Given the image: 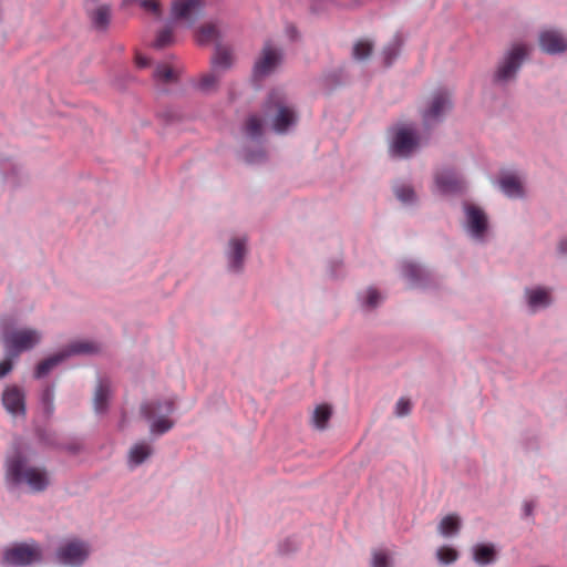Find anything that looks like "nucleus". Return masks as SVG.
Wrapping results in <instances>:
<instances>
[{"label": "nucleus", "mask_w": 567, "mask_h": 567, "mask_svg": "<svg viewBox=\"0 0 567 567\" xmlns=\"http://www.w3.org/2000/svg\"><path fill=\"white\" fill-rule=\"evenodd\" d=\"M3 468L4 484L10 492L25 489L38 494L51 485L50 472L44 466L32 464L20 452L7 456Z\"/></svg>", "instance_id": "f257e3e1"}, {"label": "nucleus", "mask_w": 567, "mask_h": 567, "mask_svg": "<svg viewBox=\"0 0 567 567\" xmlns=\"http://www.w3.org/2000/svg\"><path fill=\"white\" fill-rule=\"evenodd\" d=\"M175 411L174 399L151 400L142 404L141 413L150 424V432L154 435H163L175 425L169 415Z\"/></svg>", "instance_id": "f03ea898"}, {"label": "nucleus", "mask_w": 567, "mask_h": 567, "mask_svg": "<svg viewBox=\"0 0 567 567\" xmlns=\"http://www.w3.org/2000/svg\"><path fill=\"white\" fill-rule=\"evenodd\" d=\"M93 551L92 544L79 537H68L55 549V559L66 567H82Z\"/></svg>", "instance_id": "7ed1b4c3"}, {"label": "nucleus", "mask_w": 567, "mask_h": 567, "mask_svg": "<svg viewBox=\"0 0 567 567\" xmlns=\"http://www.w3.org/2000/svg\"><path fill=\"white\" fill-rule=\"evenodd\" d=\"M265 116L275 114L272 126L277 133H285L296 122L293 109L286 105L285 96L280 91H272L264 106Z\"/></svg>", "instance_id": "20e7f679"}, {"label": "nucleus", "mask_w": 567, "mask_h": 567, "mask_svg": "<svg viewBox=\"0 0 567 567\" xmlns=\"http://www.w3.org/2000/svg\"><path fill=\"white\" fill-rule=\"evenodd\" d=\"M42 550L35 543H21L7 548L2 555V564L7 566H25L40 560Z\"/></svg>", "instance_id": "39448f33"}, {"label": "nucleus", "mask_w": 567, "mask_h": 567, "mask_svg": "<svg viewBox=\"0 0 567 567\" xmlns=\"http://www.w3.org/2000/svg\"><path fill=\"white\" fill-rule=\"evenodd\" d=\"M527 54L528 48L525 44H515L499 63L494 80L502 83L512 80Z\"/></svg>", "instance_id": "423d86ee"}, {"label": "nucleus", "mask_w": 567, "mask_h": 567, "mask_svg": "<svg viewBox=\"0 0 567 567\" xmlns=\"http://www.w3.org/2000/svg\"><path fill=\"white\" fill-rule=\"evenodd\" d=\"M205 8V0H173L171 13L174 20L193 27L204 16Z\"/></svg>", "instance_id": "0eeeda50"}, {"label": "nucleus", "mask_w": 567, "mask_h": 567, "mask_svg": "<svg viewBox=\"0 0 567 567\" xmlns=\"http://www.w3.org/2000/svg\"><path fill=\"white\" fill-rule=\"evenodd\" d=\"M419 144L420 140L414 128L408 125H401L394 131L391 152L395 156L408 157L415 151Z\"/></svg>", "instance_id": "6e6552de"}, {"label": "nucleus", "mask_w": 567, "mask_h": 567, "mask_svg": "<svg viewBox=\"0 0 567 567\" xmlns=\"http://www.w3.org/2000/svg\"><path fill=\"white\" fill-rule=\"evenodd\" d=\"M41 339L40 333L33 329H18L8 331L3 336L4 343L18 352L29 351Z\"/></svg>", "instance_id": "1a4fd4ad"}, {"label": "nucleus", "mask_w": 567, "mask_h": 567, "mask_svg": "<svg viewBox=\"0 0 567 567\" xmlns=\"http://www.w3.org/2000/svg\"><path fill=\"white\" fill-rule=\"evenodd\" d=\"M451 109L450 95L446 91H437L430 99L426 109L422 112L425 126L437 123L443 114Z\"/></svg>", "instance_id": "9d476101"}, {"label": "nucleus", "mask_w": 567, "mask_h": 567, "mask_svg": "<svg viewBox=\"0 0 567 567\" xmlns=\"http://www.w3.org/2000/svg\"><path fill=\"white\" fill-rule=\"evenodd\" d=\"M281 58V51L274 47L271 42H266L262 48L260 58L255 63V75L262 78L270 74L280 63Z\"/></svg>", "instance_id": "9b49d317"}, {"label": "nucleus", "mask_w": 567, "mask_h": 567, "mask_svg": "<svg viewBox=\"0 0 567 567\" xmlns=\"http://www.w3.org/2000/svg\"><path fill=\"white\" fill-rule=\"evenodd\" d=\"M499 549L494 543L480 542L471 547L473 561L480 567H486L496 563Z\"/></svg>", "instance_id": "f8f14e48"}, {"label": "nucleus", "mask_w": 567, "mask_h": 567, "mask_svg": "<svg viewBox=\"0 0 567 567\" xmlns=\"http://www.w3.org/2000/svg\"><path fill=\"white\" fill-rule=\"evenodd\" d=\"M2 404L12 416L25 414L24 393L17 385L8 386L2 393Z\"/></svg>", "instance_id": "ddd939ff"}, {"label": "nucleus", "mask_w": 567, "mask_h": 567, "mask_svg": "<svg viewBox=\"0 0 567 567\" xmlns=\"http://www.w3.org/2000/svg\"><path fill=\"white\" fill-rule=\"evenodd\" d=\"M464 209L470 233L472 236L481 238L487 228L486 214L483 209L472 204H465Z\"/></svg>", "instance_id": "4468645a"}, {"label": "nucleus", "mask_w": 567, "mask_h": 567, "mask_svg": "<svg viewBox=\"0 0 567 567\" xmlns=\"http://www.w3.org/2000/svg\"><path fill=\"white\" fill-rule=\"evenodd\" d=\"M539 47L549 54L561 53L567 50V39L557 30H544L539 34Z\"/></svg>", "instance_id": "2eb2a0df"}, {"label": "nucleus", "mask_w": 567, "mask_h": 567, "mask_svg": "<svg viewBox=\"0 0 567 567\" xmlns=\"http://www.w3.org/2000/svg\"><path fill=\"white\" fill-rule=\"evenodd\" d=\"M437 189L443 194L460 192L463 188V182L454 171L444 169L435 175Z\"/></svg>", "instance_id": "dca6fc26"}, {"label": "nucleus", "mask_w": 567, "mask_h": 567, "mask_svg": "<svg viewBox=\"0 0 567 567\" xmlns=\"http://www.w3.org/2000/svg\"><path fill=\"white\" fill-rule=\"evenodd\" d=\"M153 454V446L146 441L135 443L128 451L127 465L131 470L142 465Z\"/></svg>", "instance_id": "f3484780"}, {"label": "nucleus", "mask_w": 567, "mask_h": 567, "mask_svg": "<svg viewBox=\"0 0 567 567\" xmlns=\"http://www.w3.org/2000/svg\"><path fill=\"white\" fill-rule=\"evenodd\" d=\"M396 553L389 547H377L371 550L370 567H395Z\"/></svg>", "instance_id": "a211bd4d"}, {"label": "nucleus", "mask_w": 567, "mask_h": 567, "mask_svg": "<svg viewBox=\"0 0 567 567\" xmlns=\"http://www.w3.org/2000/svg\"><path fill=\"white\" fill-rule=\"evenodd\" d=\"M111 398V384L107 379H100L94 393V410L97 414L106 412Z\"/></svg>", "instance_id": "6ab92c4d"}, {"label": "nucleus", "mask_w": 567, "mask_h": 567, "mask_svg": "<svg viewBox=\"0 0 567 567\" xmlns=\"http://www.w3.org/2000/svg\"><path fill=\"white\" fill-rule=\"evenodd\" d=\"M229 264L230 268L238 271L243 267L246 255V238H234L230 240Z\"/></svg>", "instance_id": "aec40b11"}, {"label": "nucleus", "mask_w": 567, "mask_h": 567, "mask_svg": "<svg viewBox=\"0 0 567 567\" xmlns=\"http://www.w3.org/2000/svg\"><path fill=\"white\" fill-rule=\"evenodd\" d=\"M462 527V520L461 518L455 514H450L444 516L439 525H437V532L440 535L444 538H451L458 535Z\"/></svg>", "instance_id": "412c9836"}, {"label": "nucleus", "mask_w": 567, "mask_h": 567, "mask_svg": "<svg viewBox=\"0 0 567 567\" xmlns=\"http://www.w3.org/2000/svg\"><path fill=\"white\" fill-rule=\"evenodd\" d=\"M499 187L508 197L516 198L524 194L519 178L513 174L504 175L499 179Z\"/></svg>", "instance_id": "4be33fe9"}, {"label": "nucleus", "mask_w": 567, "mask_h": 567, "mask_svg": "<svg viewBox=\"0 0 567 567\" xmlns=\"http://www.w3.org/2000/svg\"><path fill=\"white\" fill-rule=\"evenodd\" d=\"M332 415V410L328 404L317 405L311 415V424L317 430H324Z\"/></svg>", "instance_id": "5701e85b"}, {"label": "nucleus", "mask_w": 567, "mask_h": 567, "mask_svg": "<svg viewBox=\"0 0 567 567\" xmlns=\"http://www.w3.org/2000/svg\"><path fill=\"white\" fill-rule=\"evenodd\" d=\"M231 63V52L226 48L218 47L212 59V68L219 72L220 70H227L230 68Z\"/></svg>", "instance_id": "b1692460"}, {"label": "nucleus", "mask_w": 567, "mask_h": 567, "mask_svg": "<svg viewBox=\"0 0 567 567\" xmlns=\"http://www.w3.org/2000/svg\"><path fill=\"white\" fill-rule=\"evenodd\" d=\"M435 557L441 565L449 566L458 559L460 553L456 548L444 545L436 549Z\"/></svg>", "instance_id": "393cba45"}, {"label": "nucleus", "mask_w": 567, "mask_h": 567, "mask_svg": "<svg viewBox=\"0 0 567 567\" xmlns=\"http://www.w3.org/2000/svg\"><path fill=\"white\" fill-rule=\"evenodd\" d=\"M528 303L532 308L547 307L550 303V296L546 289H534L527 292Z\"/></svg>", "instance_id": "a878e982"}, {"label": "nucleus", "mask_w": 567, "mask_h": 567, "mask_svg": "<svg viewBox=\"0 0 567 567\" xmlns=\"http://www.w3.org/2000/svg\"><path fill=\"white\" fill-rule=\"evenodd\" d=\"M220 80V72L214 70L208 73H205L200 76L198 82V87L203 92H213L216 90Z\"/></svg>", "instance_id": "bb28decb"}, {"label": "nucleus", "mask_w": 567, "mask_h": 567, "mask_svg": "<svg viewBox=\"0 0 567 567\" xmlns=\"http://www.w3.org/2000/svg\"><path fill=\"white\" fill-rule=\"evenodd\" d=\"M218 38V29L213 23H206L196 30V41L205 44Z\"/></svg>", "instance_id": "cd10ccee"}, {"label": "nucleus", "mask_w": 567, "mask_h": 567, "mask_svg": "<svg viewBox=\"0 0 567 567\" xmlns=\"http://www.w3.org/2000/svg\"><path fill=\"white\" fill-rule=\"evenodd\" d=\"M110 7L103 4L93 10L90 17L96 28L104 29L110 22Z\"/></svg>", "instance_id": "c85d7f7f"}, {"label": "nucleus", "mask_w": 567, "mask_h": 567, "mask_svg": "<svg viewBox=\"0 0 567 567\" xmlns=\"http://www.w3.org/2000/svg\"><path fill=\"white\" fill-rule=\"evenodd\" d=\"M174 29L171 25H167L163 28L161 31H158L153 43V47L155 49H164L166 47L172 45L174 43Z\"/></svg>", "instance_id": "c756f323"}, {"label": "nucleus", "mask_w": 567, "mask_h": 567, "mask_svg": "<svg viewBox=\"0 0 567 567\" xmlns=\"http://www.w3.org/2000/svg\"><path fill=\"white\" fill-rule=\"evenodd\" d=\"M99 351L100 348L94 342L76 341L70 344L69 352L66 354H91Z\"/></svg>", "instance_id": "7c9ffc66"}, {"label": "nucleus", "mask_w": 567, "mask_h": 567, "mask_svg": "<svg viewBox=\"0 0 567 567\" xmlns=\"http://www.w3.org/2000/svg\"><path fill=\"white\" fill-rule=\"evenodd\" d=\"M65 357H48L35 369V378H44L52 369L58 367Z\"/></svg>", "instance_id": "2f4dec72"}, {"label": "nucleus", "mask_w": 567, "mask_h": 567, "mask_svg": "<svg viewBox=\"0 0 567 567\" xmlns=\"http://www.w3.org/2000/svg\"><path fill=\"white\" fill-rule=\"evenodd\" d=\"M245 132L252 138L259 137L262 132V118L257 115H250L245 123Z\"/></svg>", "instance_id": "473e14b6"}, {"label": "nucleus", "mask_w": 567, "mask_h": 567, "mask_svg": "<svg viewBox=\"0 0 567 567\" xmlns=\"http://www.w3.org/2000/svg\"><path fill=\"white\" fill-rule=\"evenodd\" d=\"M373 49V44L369 41L361 40L353 48V56L358 60L367 59Z\"/></svg>", "instance_id": "72a5a7b5"}, {"label": "nucleus", "mask_w": 567, "mask_h": 567, "mask_svg": "<svg viewBox=\"0 0 567 567\" xmlns=\"http://www.w3.org/2000/svg\"><path fill=\"white\" fill-rule=\"evenodd\" d=\"M403 274L411 282H416L421 278L422 269L415 264L408 262L403 266Z\"/></svg>", "instance_id": "f704fd0d"}, {"label": "nucleus", "mask_w": 567, "mask_h": 567, "mask_svg": "<svg viewBox=\"0 0 567 567\" xmlns=\"http://www.w3.org/2000/svg\"><path fill=\"white\" fill-rule=\"evenodd\" d=\"M140 6L147 12L159 18L162 16V8L158 0H141Z\"/></svg>", "instance_id": "c9c22d12"}, {"label": "nucleus", "mask_w": 567, "mask_h": 567, "mask_svg": "<svg viewBox=\"0 0 567 567\" xmlns=\"http://www.w3.org/2000/svg\"><path fill=\"white\" fill-rule=\"evenodd\" d=\"M411 401L406 398H400L394 406V414L399 417L406 416L411 412Z\"/></svg>", "instance_id": "e433bc0d"}, {"label": "nucleus", "mask_w": 567, "mask_h": 567, "mask_svg": "<svg viewBox=\"0 0 567 567\" xmlns=\"http://www.w3.org/2000/svg\"><path fill=\"white\" fill-rule=\"evenodd\" d=\"M154 75L156 79L162 80L164 82H169L174 80V72L166 64L158 65L154 72Z\"/></svg>", "instance_id": "4c0bfd02"}, {"label": "nucleus", "mask_w": 567, "mask_h": 567, "mask_svg": "<svg viewBox=\"0 0 567 567\" xmlns=\"http://www.w3.org/2000/svg\"><path fill=\"white\" fill-rule=\"evenodd\" d=\"M395 195L401 202L409 203L413 199L414 192L410 186H400L395 188Z\"/></svg>", "instance_id": "58836bf2"}, {"label": "nucleus", "mask_w": 567, "mask_h": 567, "mask_svg": "<svg viewBox=\"0 0 567 567\" xmlns=\"http://www.w3.org/2000/svg\"><path fill=\"white\" fill-rule=\"evenodd\" d=\"M380 300H381V296L378 292V290L370 288L367 291L365 305L368 307H370V308L377 307L379 305Z\"/></svg>", "instance_id": "ea45409f"}, {"label": "nucleus", "mask_w": 567, "mask_h": 567, "mask_svg": "<svg viewBox=\"0 0 567 567\" xmlns=\"http://www.w3.org/2000/svg\"><path fill=\"white\" fill-rule=\"evenodd\" d=\"M398 44H390L388 47L384 48L383 50V55H384V61H385V64L386 65H390L392 60L398 54Z\"/></svg>", "instance_id": "a19ab883"}, {"label": "nucleus", "mask_w": 567, "mask_h": 567, "mask_svg": "<svg viewBox=\"0 0 567 567\" xmlns=\"http://www.w3.org/2000/svg\"><path fill=\"white\" fill-rule=\"evenodd\" d=\"M13 368V363L11 360L6 359L0 362V379L6 377Z\"/></svg>", "instance_id": "79ce46f5"}, {"label": "nucleus", "mask_w": 567, "mask_h": 567, "mask_svg": "<svg viewBox=\"0 0 567 567\" xmlns=\"http://www.w3.org/2000/svg\"><path fill=\"white\" fill-rule=\"evenodd\" d=\"M534 509H535V503H534V502H532V501H526V502H524V504H523V508H522V511H523V516H524V517H529V516H532V515H533V513H534Z\"/></svg>", "instance_id": "37998d69"}, {"label": "nucleus", "mask_w": 567, "mask_h": 567, "mask_svg": "<svg viewBox=\"0 0 567 567\" xmlns=\"http://www.w3.org/2000/svg\"><path fill=\"white\" fill-rule=\"evenodd\" d=\"M135 62L138 68H146L150 65V60L140 53L136 54Z\"/></svg>", "instance_id": "c03bdc74"}, {"label": "nucleus", "mask_w": 567, "mask_h": 567, "mask_svg": "<svg viewBox=\"0 0 567 567\" xmlns=\"http://www.w3.org/2000/svg\"><path fill=\"white\" fill-rule=\"evenodd\" d=\"M42 400L45 404H51L53 400V390L51 388H47L43 392Z\"/></svg>", "instance_id": "a18cd8bd"}, {"label": "nucleus", "mask_w": 567, "mask_h": 567, "mask_svg": "<svg viewBox=\"0 0 567 567\" xmlns=\"http://www.w3.org/2000/svg\"><path fill=\"white\" fill-rule=\"evenodd\" d=\"M559 250H560V252H563V254H566V252H567V240H561V241L559 243Z\"/></svg>", "instance_id": "49530a36"}]
</instances>
